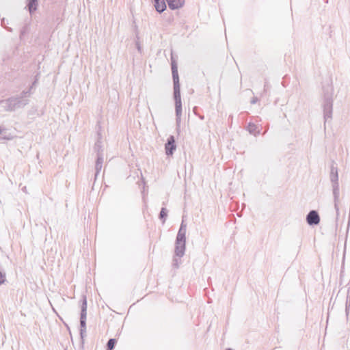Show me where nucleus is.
Instances as JSON below:
<instances>
[{
  "label": "nucleus",
  "mask_w": 350,
  "mask_h": 350,
  "mask_svg": "<svg viewBox=\"0 0 350 350\" xmlns=\"http://www.w3.org/2000/svg\"><path fill=\"white\" fill-rule=\"evenodd\" d=\"M172 73L174 82V98L175 100V111L176 116V122L177 129H178L181 121L182 103L178 68L174 62H172Z\"/></svg>",
  "instance_id": "1"
},
{
  "label": "nucleus",
  "mask_w": 350,
  "mask_h": 350,
  "mask_svg": "<svg viewBox=\"0 0 350 350\" xmlns=\"http://www.w3.org/2000/svg\"><path fill=\"white\" fill-rule=\"evenodd\" d=\"M187 224L182 221L175 243V254L181 258L185 254Z\"/></svg>",
  "instance_id": "2"
},
{
  "label": "nucleus",
  "mask_w": 350,
  "mask_h": 350,
  "mask_svg": "<svg viewBox=\"0 0 350 350\" xmlns=\"http://www.w3.org/2000/svg\"><path fill=\"white\" fill-rule=\"evenodd\" d=\"M333 92L331 88L327 87L323 89V116L325 119V123L332 118L333 111Z\"/></svg>",
  "instance_id": "3"
},
{
  "label": "nucleus",
  "mask_w": 350,
  "mask_h": 350,
  "mask_svg": "<svg viewBox=\"0 0 350 350\" xmlns=\"http://www.w3.org/2000/svg\"><path fill=\"white\" fill-rule=\"evenodd\" d=\"M3 107L6 111H14L26 106L29 103L27 98L12 96L1 101Z\"/></svg>",
  "instance_id": "4"
},
{
  "label": "nucleus",
  "mask_w": 350,
  "mask_h": 350,
  "mask_svg": "<svg viewBox=\"0 0 350 350\" xmlns=\"http://www.w3.org/2000/svg\"><path fill=\"white\" fill-rule=\"evenodd\" d=\"M80 314V336L81 343L84 342V337L86 336V319H87V299L86 296L82 297Z\"/></svg>",
  "instance_id": "5"
},
{
  "label": "nucleus",
  "mask_w": 350,
  "mask_h": 350,
  "mask_svg": "<svg viewBox=\"0 0 350 350\" xmlns=\"http://www.w3.org/2000/svg\"><path fill=\"white\" fill-rule=\"evenodd\" d=\"M306 221L310 226H317L320 223V216L315 210L310 211L306 215Z\"/></svg>",
  "instance_id": "6"
},
{
  "label": "nucleus",
  "mask_w": 350,
  "mask_h": 350,
  "mask_svg": "<svg viewBox=\"0 0 350 350\" xmlns=\"http://www.w3.org/2000/svg\"><path fill=\"white\" fill-rule=\"evenodd\" d=\"M94 150L96 152V157H104V147L103 145L102 135L98 132V139L94 144Z\"/></svg>",
  "instance_id": "7"
},
{
  "label": "nucleus",
  "mask_w": 350,
  "mask_h": 350,
  "mask_svg": "<svg viewBox=\"0 0 350 350\" xmlns=\"http://www.w3.org/2000/svg\"><path fill=\"white\" fill-rule=\"evenodd\" d=\"M175 138L173 135H170L167 138V143L165 145V153L167 155H172L176 150Z\"/></svg>",
  "instance_id": "8"
},
{
  "label": "nucleus",
  "mask_w": 350,
  "mask_h": 350,
  "mask_svg": "<svg viewBox=\"0 0 350 350\" xmlns=\"http://www.w3.org/2000/svg\"><path fill=\"white\" fill-rule=\"evenodd\" d=\"M331 184L332 187L334 198V200H337L340 196L338 176H332Z\"/></svg>",
  "instance_id": "9"
},
{
  "label": "nucleus",
  "mask_w": 350,
  "mask_h": 350,
  "mask_svg": "<svg viewBox=\"0 0 350 350\" xmlns=\"http://www.w3.org/2000/svg\"><path fill=\"white\" fill-rule=\"evenodd\" d=\"M169 8L171 10H177L182 8L185 4V0H166Z\"/></svg>",
  "instance_id": "10"
},
{
  "label": "nucleus",
  "mask_w": 350,
  "mask_h": 350,
  "mask_svg": "<svg viewBox=\"0 0 350 350\" xmlns=\"http://www.w3.org/2000/svg\"><path fill=\"white\" fill-rule=\"evenodd\" d=\"M104 161V157H96V163H95V174L94 175H98L100 172L101 169L103 167V164Z\"/></svg>",
  "instance_id": "11"
},
{
  "label": "nucleus",
  "mask_w": 350,
  "mask_h": 350,
  "mask_svg": "<svg viewBox=\"0 0 350 350\" xmlns=\"http://www.w3.org/2000/svg\"><path fill=\"white\" fill-rule=\"evenodd\" d=\"M38 5V0H27V7L31 14L37 10Z\"/></svg>",
  "instance_id": "12"
},
{
  "label": "nucleus",
  "mask_w": 350,
  "mask_h": 350,
  "mask_svg": "<svg viewBox=\"0 0 350 350\" xmlns=\"http://www.w3.org/2000/svg\"><path fill=\"white\" fill-rule=\"evenodd\" d=\"M154 7L158 12L161 13L166 9V4L164 0H156L154 1Z\"/></svg>",
  "instance_id": "13"
},
{
  "label": "nucleus",
  "mask_w": 350,
  "mask_h": 350,
  "mask_svg": "<svg viewBox=\"0 0 350 350\" xmlns=\"http://www.w3.org/2000/svg\"><path fill=\"white\" fill-rule=\"evenodd\" d=\"M247 131L252 135L256 136L260 133V131L258 130L257 126L254 123H249L247 126Z\"/></svg>",
  "instance_id": "14"
},
{
  "label": "nucleus",
  "mask_w": 350,
  "mask_h": 350,
  "mask_svg": "<svg viewBox=\"0 0 350 350\" xmlns=\"http://www.w3.org/2000/svg\"><path fill=\"white\" fill-rule=\"evenodd\" d=\"M168 211L166 208L162 207L159 215V218L162 221L163 224L165 222L167 217Z\"/></svg>",
  "instance_id": "15"
},
{
  "label": "nucleus",
  "mask_w": 350,
  "mask_h": 350,
  "mask_svg": "<svg viewBox=\"0 0 350 350\" xmlns=\"http://www.w3.org/2000/svg\"><path fill=\"white\" fill-rule=\"evenodd\" d=\"M116 342V339L110 338L107 343L106 350H113L115 347Z\"/></svg>",
  "instance_id": "16"
},
{
  "label": "nucleus",
  "mask_w": 350,
  "mask_h": 350,
  "mask_svg": "<svg viewBox=\"0 0 350 350\" xmlns=\"http://www.w3.org/2000/svg\"><path fill=\"white\" fill-rule=\"evenodd\" d=\"M139 180H137V184L139 185V187H140L142 185H143V190L142 191V193L144 194L145 193V186L146 183L144 178L143 176H137Z\"/></svg>",
  "instance_id": "17"
},
{
  "label": "nucleus",
  "mask_w": 350,
  "mask_h": 350,
  "mask_svg": "<svg viewBox=\"0 0 350 350\" xmlns=\"http://www.w3.org/2000/svg\"><path fill=\"white\" fill-rule=\"evenodd\" d=\"M32 88V86H31L29 88V89L27 91H23L20 96H17L18 97H23V98H27V97H29L30 95H31V90Z\"/></svg>",
  "instance_id": "18"
},
{
  "label": "nucleus",
  "mask_w": 350,
  "mask_h": 350,
  "mask_svg": "<svg viewBox=\"0 0 350 350\" xmlns=\"http://www.w3.org/2000/svg\"><path fill=\"white\" fill-rule=\"evenodd\" d=\"M27 27L25 26L21 30V35H20V38H22V37L27 33Z\"/></svg>",
  "instance_id": "19"
},
{
  "label": "nucleus",
  "mask_w": 350,
  "mask_h": 350,
  "mask_svg": "<svg viewBox=\"0 0 350 350\" xmlns=\"http://www.w3.org/2000/svg\"><path fill=\"white\" fill-rule=\"evenodd\" d=\"M338 201H339V198L336 200L334 199V208L336 209V213L337 215L338 214V211H339V208H338Z\"/></svg>",
  "instance_id": "20"
},
{
  "label": "nucleus",
  "mask_w": 350,
  "mask_h": 350,
  "mask_svg": "<svg viewBox=\"0 0 350 350\" xmlns=\"http://www.w3.org/2000/svg\"><path fill=\"white\" fill-rule=\"evenodd\" d=\"M269 88V83L268 81H265V85H264V90H263V92L264 93H266L267 90Z\"/></svg>",
  "instance_id": "21"
},
{
  "label": "nucleus",
  "mask_w": 350,
  "mask_h": 350,
  "mask_svg": "<svg viewBox=\"0 0 350 350\" xmlns=\"http://www.w3.org/2000/svg\"><path fill=\"white\" fill-rule=\"evenodd\" d=\"M98 178H100V180L103 182L104 176H95L94 177L93 187L95 185L96 181L98 179Z\"/></svg>",
  "instance_id": "22"
},
{
  "label": "nucleus",
  "mask_w": 350,
  "mask_h": 350,
  "mask_svg": "<svg viewBox=\"0 0 350 350\" xmlns=\"http://www.w3.org/2000/svg\"><path fill=\"white\" fill-rule=\"evenodd\" d=\"M330 175H338L337 169H335L334 167H332V170H331Z\"/></svg>",
  "instance_id": "23"
},
{
  "label": "nucleus",
  "mask_w": 350,
  "mask_h": 350,
  "mask_svg": "<svg viewBox=\"0 0 350 350\" xmlns=\"http://www.w3.org/2000/svg\"><path fill=\"white\" fill-rule=\"evenodd\" d=\"M136 47H137L138 51L141 52V46L138 42H136Z\"/></svg>",
  "instance_id": "24"
},
{
  "label": "nucleus",
  "mask_w": 350,
  "mask_h": 350,
  "mask_svg": "<svg viewBox=\"0 0 350 350\" xmlns=\"http://www.w3.org/2000/svg\"><path fill=\"white\" fill-rule=\"evenodd\" d=\"M258 101V98L256 97H254L252 98V100H251V103L252 104H255L256 102Z\"/></svg>",
  "instance_id": "25"
},
{
  "label": "nucleus",
  "mask_w": 350,
  "mask_h": 350,
  "mask_svg": "<svg viewBox=\"0 0 350 350\" xmlns=\"http://www.w3.org/2000/svg\"><path fill=\"white\" fill-rule=\"evenodd\" d=\"M22 191H23V192H25V193H27V188H26V187H25V186H24V187H22Z\"/></svg>",
  "instance_id": "26"
},
{
  "label": "nucleus",
  "mask_w": 350,
  "mask_h": 350,
  "mask_svg": "<svg viewBox=\"0 0 350 350\" xmlns=\"http://www.w3.org/2000/svg\"><path fill=\"white\" fill-rule=\"evenodd\" d=\"M8 31L12 32V29L11 27H7L6 28Z\"/></svg>",
  "instance_id": "27"
},
{
  "label": "nucleus",
  "mask_w": 350,
  "mask_h": 350,
  "mask_svg": "<svg viewBox=\"0 0 350 350\" xmlns=\"http://www.w3.org/2000/svg\"><path fill=\"white\" fill-rule=\"evenodd\" d=\"M174 261H176V262L174 263V265L177 266V261L176 259H174Z\"/></svg>",
  "instance_id": "28"
},
{
  "label": "nucleus",
  "mask_w": 350,
  "mask_h": 350,
  "mask_svg": "<svg viewBox=\"0 0 350 350\" xmlns=\"http://www.w3.org/2000/svg\"><path fill=\"white\" fill-rule=\"evenodd\" d=\"M225 350H234V349H231V348H227V349H226Z\"/></svg>",
  "instance_id": "29"
},
{
  "label": "nucleus",
  "mask_w": 350,
  "mask_h": 350,
  "mask_svg": "<svg viewBox=\"0 0 350 350\" xmlns=\"http://www.w3.org/2000/svg\"><path fill=\"white\" fill-rule=\"evenodd\" d=\"M36 82V81H34V82L33 83L32 86H33V85H35Z\"/></svg>",
  "instance_id": "30"
}]
</instances>
